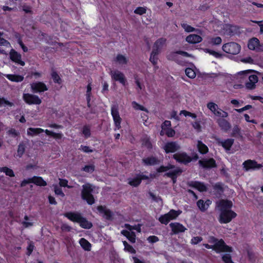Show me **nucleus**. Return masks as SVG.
I'll use <instances>...</instances> for the list:
<instances>
[{
    "label": "nucleus",
    "instance_id": "1",
    "mask_svg": "<svg viewBox=\"0 0 263 263\" xmlns=\"http://www.w3.org/2000/svg\"><path fill=\"white\" fill-rule=\"evenodd\" d=\"M233 203L228 200H220L216 203V208L220 212L218 218L220 223H227L235 218L237 214L231 210Z\"/></svg>",
    "mask_w": 263,
    "mask_h": 263
},
{
    "label": "nucleus",
    "instance_id": "13",
    "mask_svg": "<svg viewBox=\"0 0 263 263\" xmlns=\"http://www.w3.org/2000/svg\"><path fill=\"white\" fill-rule=\"evenodd\" d=\"M9 57L10 60L18 64H20L21 66H24L25 63V62L22 60V56L21 54L16 51L14 49H12L9 53Z\"/></svg>",
    "mask_w": 263,
    "mask_h": 263
},
{
    "label": "nucleus",
    "instance_id": "34",
    "mask_svg": "<svg viewBox=\"0 0 263 263\" xmlns=\"http://www.w3.org/2000/svg\"><path fill=\"white\" fill-rule=\"evenodd\" d=\"M197 147L199 152L202 154H206L209 151L208 146L201 141H197Z\"/></svg>",
    "mask_w": 263,
    "mask_h": 263
},
{
    "label": "nucleus",
    "instance_id": "15",
    "mask_svg": "<svg viewBox=\"0 0 263 263\" xmlns=\"http://www.w3.org/2000/svg\"><path fill=\"white\" fill-rule=\"evenodd\" d=\"M174 158L178 162L184 164L188 163L192 161V158L185 153H179L173 155Z\"/></svg>",
    "mask_w": 263,
    "mask_h": 263
},
{
    "label": "nucleus",
    "instance_id": "58",
    "mask_svg": "<svg viewBox=\"0 0 263 263\" xmlns=\"http://www.w3.org/2000/svg\"><path fill=\"white\" fill-rule=\"evenodd\" d=\"M42 36L46 41V43L49 44H52L53 43L52 36L51 35H48L46 33H43Z\"/></svg>",
    "mask_w": 263,
    "mask_h": 263
},
{
    "label": "nucleus",
    "instance_id": "61",
    "mask_svg": "<svg viewBox=\"0 0 263 263\" xmlns=\"http://www.w3.org/2000/svg\"><path fill=\"white\" fill-rule=\"evenodd\" d=\"M240 134V128L238 126H234L233 130H232V135L233 136H236L237 135H239Z\"/></svg>",
    "mask_w": 263,
    "mask_h": 263
},
{
    "label": "nucleus",
    "instance_id": "27",
    "mask_svg": "<svg viewBox=\"0 0 263 263\" xmlns=\"http://www.w3.org/2000/svg\"><path fill=\"white\" fill-rule=\"evenodd\" d=\"M202 37L197 34H190L186 37V41L190 44H196L202 41Z\"/></svg>",
    "mask_w": 263,
    "mask_h": 263
},
{
    "label": "nucleus",
    "instance_id": "60",
    "mask_svg": "<svg viewBox=\"0 0 263 263\" xmlns=\"http://www.w3.org/2000/svg\"><path fill=\"white\" fill-rule=\"evenodd\" d=\"M147 240L149 242L153 243L157 242L159 240V239L157 236L152 235L149 236Z\"/></svg>",
    "mask_w": 263,
    "mask_h": 263
},
{
    "label": "nucleus",
    "instance_id": "29",
    "mask_svg": "<svg viewBox=\"0 0 263 263\" xmlns=\"http://www.w3.org/2000/svg\"><path fill=\"white\" fill-rule=\"evenodd\" d=\"M32 183L40 186H45L47 185V182L43 179L42 177L34 176L31 178Z\"/></svg>",
    "mask_w": 263,
    "mask_h": 263
},
{
    "label": "nucleus",
    "instance_id": "26",
    "mask_svg": "<svg viewBox=\"0 0 263 263\" xmlns=\"http://www.w3.org/2000/svg\"><path fill=\"white\" fill-rule=\"evenodd\" d=\"M217 122L221 129L225 132L229 130L231 127L230 123L224 119H219Z\"/></svg>",
    "mask_w": 263,
    "mask_h": 263
},
{
    "label": "nucleus",
    "instance_id": "33",
    "mask_svg": "<svg viewBox=\"0 0 263 263\" xmlns=\"http://www.w3.org/2000/svg\"><path fill=\"white\" fill-rule=\"evenodd\" d=\"M79 243L81 247L86 251H89L91 250V243L86 239L82 238L79 240Z\"/></svg>",
    "mask_w": 263,
    "mask_h": 263
},
{
    "label": "nucleus",
    "instance_id": "49",
    "mask_svg": "<svg viewBox=\"0 0 263 263\" xmlns=\"http://www.w3.org/2000/svg\"><path fill=\"white\" fill-rule=\"evenodd\" d=\"M146 12V8L145 7H138L135 10L134 13L140 15H143Z\"/></svg>",
    "mask_w": 263,
    "mask_h": 263
},
{
    "label": "nucleus",
    "instance_id": "32",
    "mask_svg": "<svg viewBox=\"0 0 263 263\" xmlns=\"http://www.w3.org/2000/svg\"><path fill=\"white\" fill-rule=\"evenodd\" d=\"M78 223L80 224V226L83 229H90L92 227V223L83 216H82Z\"/></svg>",
    "mask_w": 263,
    "mask_h": 263
},
{
    "label": "nucleus",
    "instance_id": "64",
    "mask_svg": "<svg viewBox=\"0 0 263 263\" xmlns=\"http://www.w3.org/2000/svg\"><path fill=\"white\" fill-rule=\"evenodd\" d=\"M59 184L62 187H70V186H68V181L65 179H60Z\"/></svg>",
    "mask_w": 263,
    "mask_h": 263
},
{
    "label": "nucleus",
    "instance_id": "63",
    "mask_svg": "<svg viewBox=\"0 0 263 263\" xmlns=\"http://www.w3.org/2000/svg\"><path fill=\"white\" fill-rule=\"evenodd\" d=\"M205 52L207 53H209L210 54L213 55L216 58H219L220 57V54L214 51L211 50L209 49H205L204 50Z\"/></svg>",
    "mask_w": 263,
    "mask_h": 263
},
{
    "label": "nucleus",
    "instance_id": "4",
    "mask_svg": "<svg viewBox=\"0 0 263 263\" xmlns=\"http://www.w3.org/2000/svg\"><path fill=\"white\" fill-rule=\"evenodd\" d=\"M164 44V39L160 38L157 40L154 45L153 50L151 53L149 61L154 66L157 64L158 60V55L160 53L162 46Z\"/></svg>",
    "mask_w": 263,
    "mask_h": 263
},
{
    "label": "nucleus",
    "instance_id": "36",
    "mask_svg": "<svg viewBox=\"0 0 263 263\" xmlns=\"http://www.w3.org/2000/svg\"><path fill=\"white\" fill-rule=\"evenodd\" d=\"M26 148V146L24 142H21L18 145L17 150V156H18L19 158H21L25 153Z\"/></svg>",
    "mask_w": 263,
    "mask_h": 263
},
{
    "label": "nucleus",
    "instance_id": "40",
    "mask_svg": "<svg viewBox=\"0 0 263 263\" xmlns=\"http://www.w3.org/2000/svg\"><path fill=\"white\" fill-rule=\"evenodd\" d=\"M181 25L182 27L184 29V30L187 32L196 31L197 33H201V31L200 30L196 29L195 28L191 27L186 23H181Z\"/></svg>",
    "mask_w": 263,
    "mask_h": 263
},
{
    "label": "nucleus",
    "instance_id": "50",
    "mask_svg": "<svg viewBox=\"0 0 263 263\" xmlns=\"http://www.w3.org/2000/svg\"><path fill=\"white\" fill-rule=\"evenodd\" d=\"M186 75L190 78L193 79L196 77L194 70L190 68H187L185 70Z\"/></svg>",
    "mask_w": 263,
    "mask_h": 263
},
{
    "label": "nucleus",
    "instance_id": "31",
    "mask_svg": "<svg viewBox=\"0 0 263 263\" xmlns=\"http://www.w3.org/2000/svg\"><path fill=\"white\" fill-rule=\"evenodd\" d=\"M171 123L170 121L165 120V135L168 137H173L175 135V131L171 127Z\"/></svg>",
    "mask_w": 263,
    "mask_h": 263
},
{
    "label": "nucleus",
    "instance_id": "59",
    "mask_svg": "<svg viewBox=\"0 0 263 263\" xmlns=\"http://www.w3.org/2000/svg\"><path fill=\"white\" fill-rule=\"evenodd\" d=\"M34 248V246L31 243H30L28 246V247L27 248V252L26 253V254L28 256H30L31 254V253H32V252L33 251Z\"/></svg>",
    "mask_w": 263,
    "mask_h": 263
},
{
    "label": "nucleus",
    "instance_id": "25",
    "mask_svg": "<svg viewBox=\"0 0 263 263\" xmlns=\"http://www.w3.org/2000/svg\"><path fill=\"white\" fill-rule=\"evenodd\" d=\"M142 163L146 166H152L158 164L159 161L155 157L151 156L144 158L142 160Z\"/></svg>",
    "mask_w": 263,
    "mask_h": 263
},
{
    "label": "nucleus",
    "instance_id": "30",
    "mask_svg": "<svg viewBox=\"0 0 263 263\" xmlns=\"http://www.w3.org/2000/svg\"><path fill=\"white\" fill-rule=\"evenodd\" d=\"M211 204V201L210 200H207L204 202L203 200L200 199L197 202L198 207L202 212L206 211Z\"/></svg>",
    "mask_w": 263,
    "mask_h": 263
},
{
    "label": "nucleus",
    "instance_id": "62",
    "mask_svg": "<svg viewBox=\"0 0 263 263\" xmlns=\"http://www.w3.org/2000/svg\"><path fill=\"white\" fill-rule=\"evenodd\" d=\"M54 193L56 195H60L62 197L65 196L64 193L60 187H55L54 189Z\"/></svg>",
    "mask_w": 263,
    "mask_h": 263
},
{
    "label": "nucleus",
    "instance_id": "42",
    "mask_svg": "<svg viewBox=\"0 0 263 263\" xmlns=\"http://www.w3.org/2000/svg\"><path fill=\"white\" fill-rule=\"evenodd\" d=\"M132 104L133 107L135 110H140L144 111H145V112H147V113L148 112V110H147V108H146L143 106L139 104V103H138L136 101H133L132 103Z\"/></svg>",
    "mask_w": 263,
    "mask_h": 263
},
{
    "label": "nucleus",
    "instance_id": "38",
    "mask_svg": "<svg viewBox=\"0 0 263 263\" xmlns=\"http://www.w3.org/2000/svg\"><path fill=\"white\" fill-rule=\"evenodd\" d=\"M115 61L118 63L119 64L125 65L128 63V59L124 55L121 54H118L116 56Z\"/></svg>",
    "mask_w": 263,
    "mask_h": 263
},
{
    "label": "nucleus",
    "instance_id": "47",
    "mask_svg": "<svg viewBox=\"0 0 263 263\" xmlns=\"http://www.w3.org/2000/svg\"><path fill=\"white\" fill-rule=\"evenodd\" d=\"M124 246V250L133 254L136 253V250L132 246L129 245L126 241L123 242Z\"/></svg>",
    "mask_w": 263,
    "mask_h": 263
},
{
    "label": "nucleus",
    "instance_id": "44",
    "mask_svg": "<svg viewBox=\"0 0 263 263\" xmlns=\"http://www.w3.org/2000/svg\"><path fill=\"white\" fill-rule=\"evenodd\" d=\"M95 170V166L94 164L86 165L81 168V171L88 173H92Z\"/></svg>",
    "mask_w": 263,
    "mask_h": 263
},
{
    "label": "nucleus",
    "instance_id": "56",
    "mask_svg": "<svg viewBox=\"0 0 263 263\" xmlns=\"http://www.w3.org/2000/svg\"><path fill=\"white\" fill-rule=\"evenodd\" d=\"M202 240V238L199 236L193 237L191 240V243L192 245H197Z\"/></svg>",
    "mask_w": 263,
    "mask_h": 263
},
{
    "label": "nucleus",
    "instance_id": "7",
    "mask_svg": "<svg viewBox=\"0 0 263 263\" xmlns=\"http://www.w3.org/2000/svg\"><path fill=\"white\" fill-rule=\"evenodd\" d=\"M24 101L28 105H40L42 103L41 99L38 96L29 93H25L23 95Z\"/></svg>",
    "mask_w": 263,
    "mask_h": 263
},
{
    "label": "nucleus",
    "instance_id": "18",
    "mask_svg": "<svg viewBox=\"0 0 263 263\" xmlns=\"http://www.w3.org/2000/svg\"><path fill=\"white\" fill-rule=\"evenodd\" d=\"M242 165L246 171L250 170L259 169L262 166L261 164H258L256 161L251 160L245 161Z\"/></svg>",
    "mask_w": 263,
    "mask_h": 263
},
{
    "label": "nucleus",
    "instance_id": "46",
    "mask_svg": "<svg viewBox=\"0 0 263 263\" xmlns=\"http://www.w3.org/2000/svg\"><path fill=\"white\" fill-rule=\"evenodd\" d=\"M142 145L143 146L146 147L148 149H151L152 148V144L150 141V140L148 138L146 137L142 140Z\"/></svg>",
    "mask_w": 263,
    "mask_h": 263
},
{
    "label": "nucleus",
    "instance_id": "39",
    "mask_svg": "<svg viewBox=\"0 0 263 263\" xmlns=\"http://www.w3.org/2000/svg\"><path fill=\"white\" fill-rule=\"evenodd\" d=\"M192 186L200 192H204L206 190V186L201 182L195 181L192 183Z\"/></svg>",
    "mask_w": 263,
    "mask_h": 263
},
{
    "label": "nucleus",
    "instance_id": "14",
    "mask_svg": "<svg viewBox=\"0 0 263 263\" xmlns=\"http://www.w3.org/2000/svg\"><path fill=\"white\" fill-rule=\"evenodd\" d=\"M31 88L34 93H40L48 90L46 85L42 82L33 83L31 85Z\"/></svg>",
    "mask_w": 263,
    "mask_h": 263
},
{
    "label": "nucleus",
    "instance_id": "9",
    "mask_svg": "<svg viewBox=\"0 0 263 263\" xmlns=\"http://www.w3.org/2000/svg\"><path fill=\"white\" fill-rule=\"evenodd\" d=\"M111 115L112 117L116 128L119 129L121 128L122 119L120 116L118 105H112L111 107Z\"/></svg>",
    "mask_w": 263,
    "mask_h": 263
},
{
    "label": "nucleus",
    "instance_id": "53",
    "mask_svg": "<svg viewBox=\"0 0 263 263\" xmlns=\"http://www.w3.org/2000/svg\"><path fill=\"white\" fill-rule=\"evenodd\" d=\"M4 104L8 105L10 107H12L14 105V104L12 102L7 100L4 98H0V106H2Z\"/></svg>",
    "mask_w": 263,
    "mask_h": 263
},
{
    "label": "nucleus",
    "instance_id": "55",
    "mask_svg": "<svg viewBox=\"0 0 263 263\" xmlns=\"http://www.w3.org/2000/svg\"><path fill=\"white\" fill-rule=\"evenodd\" d=\"M7 133L9 135H11L13 137H16L20 136V132L16 130L14 128H11L8 132Z\"/></svg>",
    "mask_w": 263,
    "mask_h": 263
},
{
    "label": "nucleus",
    "instance_id": "2",
    "mask_svg": "<svg viewBox=\"0 0 263 263\" xmlns=\"http://www.w3.org/2000/svg\"><path fill=\"white\" fill-rule=\"evenodd\" d=\"M43 132H45L47 135L52 137L56 140L61 139L63 137L62 133H56L48 129L44 130L41 128L29 127L27 130V135L32 137L37 135Z\"/></svg>",
    "mask_w": 263,
    "mask_h": 263
},
{
    "label": "nucleus",
    "instance_id": "12",
    "mask_svg": "<svg viewBox=\"0 0 263 263\" xmlns=\"http://www.w3.org/2000/svg\"><path fill=\"white\" fill-rule=\"evenodd\" d=\"M149 177L147 175L143 174V173H140L136 175V176L133 178L128 179V184L134 187H137L139 186L142 180H148Z\"/></svg>",
    "mask_w": 263,
    "mask_h": 263
},
{
    "label": "nucleus",
    "instance_id": "5",
    "mask_svg": "<svg viewBox=\"0 0 263 263\" xmlns=\"http://www.w3.org/2000/svg\"><path fill=\"white\" fill-rule=\"evenodd\" d=\"M165 176L170 177L173 183L176 182L177 177L181 173V171L180 168L173 165L165 166Z\"/></svg>",
    "mask_w": 263,
    "mask_h": 263
},
{
    "label": "nucleus",
    "instance_id": "52",
    "mask_svg": "<svg viewBox=\"0 0 263 263\" xmlns=\"http://www.w3.org/2000/svg\"><path fill=\"white\" fill-rule=\"evenodd\" d=\"M250 72V70H249L241 71L237 73V77L238 78L240 77V78H242V79H245V78H246L248 77V74Z\"/></svg>",
    "mask_w": 263,
    "mask_h": 263
},
{
    "label": "nucleus",
    "instance_id": "43",
    "mask_svg": "<svg viewBox=\"0 0 263 263\" xmlns=\"http://www.w3.org/2000/svg\"><path fill=\"white\" fill-rule=\"evenodd\" d=\"M82 134L84 135L86 139L90 137L91 135L90 127L89 125H85L82 128Z\"/></svg>",
    "mask_w": 263,
    "mask_h": 263
},
{
    "label": "nucleus",
    "instance_id": "22",
    "mask_svg": "<svg viewBox=\"0 0 263 263\" xmlns=\"http://www.w3.org/2000/svg\"><path fill=\"white\" fill-rule=\"evenodd\" d=\"M216 141L219 145L222 146L227 151H229L234 143V140L233 139H227L224 140L219 138L216 139Z\"/></svg>",
    "mask_w": 263,
    "mask_h": 263
},
{
    "label": "nucleus",
    "instance_id": "51",
    "mask_svg": "<svg viewBox=\"0 0 263 263\" xmlns=\"http://www.w3.org/2000/svg\"><path fill=\"white\" fill-rule=\"evenodd\" d=\"M222 259L225 263H234V262L232 260L231 256L230 254H226L223 255Z\"/></svg>",
    "mask_w": 263,
    "mask_h": 263
},
{
    "label": "nucleus",
    "instance_id": "16",
    "mask_svg": "<svg viewBox=\"0 0 263 263\" xmlns=\"http://www.w3.org/2000/svg\"><path fill=\"white\" fill-rule=\"evenodd\" d=\"M97 210L100 214H103V217L106 220H110L112 219V212L105 206L99 205L97 207Z\"/></svg>",
    "mask_w": 263,
    "mask_h": 263
},
{
    "label": "nucleus",
    "instance_id": "19",
    "mask_svg": "<svg viewBox=\"0 0 263 263\" xmlns=\"http://www.w3.org/2000/svg\"><path fill=\"white\" fill-rule=\"evenodd\" d=\"M170 227L173 234H176L179 233L184 232L186 230V228L182 224L179 222H172L170 224Z\"/></svg>",
    "mask_w": 263,
    "mask_h": 263
},
{
    "label": "nucleus",
    "instance_id": "23",
    "mask_svg": "<svg viewBox=\"0 0 263 263\" xmlns=\"http://www.w3.org/2000/svg\"><path fill=\"white\" fill-rule=\"evenodd\" d=\"M249 81L246 83V87L248 89H253L258 82V77L255 74L250 75L248 77Z\"/></svg>",
    "mask_w": 263,
    "mask_h": 263
},
{
    "label": "nucleus",
    "instance_id": "48",
    "mask_svg": "<svg viewBox=\"0 0 263 263\" xmlns=\"http://www.w3.org/2000/svg\"><path fill=\"white\" fill-rule=\"evenodd\" d=\"M214 115L218 117L224 118L228 116V113L219 108Z\"/></svg>",
    "mask_w": 263,
    "mask_h": 263
},
{
    "label": "nucleus",
    "instance_id": "35",
    "mask_svg": "<svg viewBox=\"0 0 263 263\" xmlns=\"http://www.w3.org/2000/svg\"><path fill=\"white\" fill-rule=\"evenodd\" d=\"M122 234H123L132 242L134 243L136 241V235L134 232H130L127 230H123Z\"/></svg>",
    "mask_w": 263,
    "mask_h": 263
},
{
    "label": "nucleus",
    "instance_id": "10",
    "mask_svg": "<svg viewBox=\"0 0 263 263\" xmlns=\"http://www.w3.org/2000/svg\"><path fill=\"white\" fill-rule=\"evenodd\" d=\"M248 47L249 49L252 50L263 51V44H260L259 40L256 37H253L249 40Z\"/></svg>",
    "mask_w": 263,
    "mask_h": 263
},
{
    "label": "nucleus",
    "instance_id": "3",
    "mask_svg": "<svg viewBox=\"0 0 263 263\" xmlns=\"http://www.w3.org/2000/svg\"><path fill=\"white\" fill-rule=\"evenodd\" d=\"M93 188L92 185L89 183L82 185L81 191V198L89 205H92L95 202V199L92 195Z\"/></svg>",
    "mask_w": 263,
    "mask_h": 263
},
{
    "label": "nucleus",
    "instance_id": "28",
    "mask_svg": "<svg viewBox=\"0 0 263 263\" xmlns=\"http://www.w3.org/2000/svg\"><path fill=\"white\" fill-rule=\"evenodd\" d=\"M5 77L9 81L14 82H21L24 80V77L20 74H7Z\"/></svg>",
    "mask_w": 263,
    "mask_h": 263
},
{
    "label": "nucleus",
    "instance_id": "11",
    "mask_svg": "<svg viewBox=\"0 0 263 263\" xmlns=\"http://www.w3.org/2000/svg\"><path fill=\"white\" fill-rule=\"evenodd\" d=\"M112 80L119 82L122 85L125 86L126 83V79L124 74L119 70L111 71L110 73Z\"/></svg>",
    "mask_w": 263,
    "mask_h": 263
},
{
    "label": "nucleus",
    "instance_id": "41",
    "mask_svg": "<svg viewBox=\"0 0 263 263\" xmlns=\"http://www.w3.org/2000/svg\"><path fill=\"white\" fill-rule=\"evenodd\" d=\"M0 172L5 173L6 176L10 177H13L15 176L13 171L7 166L0 167Z\"/></svg>",
    "mask_w": 263,
    "mask_h": 263
},
{
    "label": "nucleus",
    "instance_id": "21",
    "mask_svg": "<svg viewBox=\"0 0 263 263\" xmlns=\"http://www.w3.org/2000/svg\"><path fill=\"white\" fill-rule=\"evenodd\" d=\"M64 216L67 218L70 221L73 222L79 223L80 220L82 215L81 213L78 212H68L65 213Z\"/></svg>",
    "mask_w": 263,
    "mask_h": 263
},
{
    "label": "nucleus",
    "instance_id": "20",
    "mask_svg": "<svg viewBox=\"0 0 263 263\" xmlns=\"http://www.w3.org/2000/svg\"><path fill=\"white\" fill-rule=\"evenodd\" d=\"M180 148V145L178 142L172 141L165 143V153H175Z\"/></svg>",
    "mask_w": 263,
    "mask_h": 263
},
{
    "label": "nucleus",
    "instance_id": "6",
    "mask_svg": "<svg viewBox=\"0 0 263 263\" xmlns=\"http://www.w3.org/2000/svg\"><path fill=\"white\" fill-rule=\"evenodd\" d=\"M241 47L237 43L231 42L225 44L222 46V50L226 53L237 54L240 51Z\"/></svg>",
    "mask_w": 263,
    "mask_h": 263
},
{
    "label": "nucleus",
    "instance_id": "24",
    "mask_svg": "<svg viewBox=\"0 0 263 263\" xmlns=\"http://www.w3.org/2000/svg\"><path fill=\"white\" fill-rule=\"evenodd\" d=\"M182 213L180 210H171L168 213L165 214V224L170 220L177 218Z\"/></svg>",
    "mask_w": 263,
    "mask_h": 263
},
{
    "label": "nucleus",
    "instance_id": "54",
    "mask_svg": "<svg viewBox=\"0 0 263 263\" xmlns=\"http://www.w3.org/2000/svg\"><path fill=\"white\" fill-rule=\"evenodd\" d=\"M221 39L219 36L213 37L211 39V43L214 45H219L221 43Z\"/></svg>",
    "mask_w": 263,
    "mask_h": 263
},
{
    "label": "nucleus",
    "instance_id": "57",
    "mask_svg": "<svg viewBox=\"0 0 263 263\" xmlns=\"http://www.w3.org/2000/svg\"><path fill=\"white\" fill-rule=\"evenodd\" d=\"M79 149L86 153H92L93 152V149L90 148L89 146L83 145L80 146Z\"/></svg>",
    "mask_w": 263,
    "mask_h": 263
},
{
    "label": "nucleus",
    "instance_id": "45",
    "mask_svg": "<svg viewBox=\"0 0 263 263\" xmlns=\"http://www.w3.org/2000/svg\"><path fill=\"white\" fill-rule=\"evenodd\" d=\"M207 107L212 112L214 115H215L219 108L218 105L213 102H210L208 103Z\"/></svg>",
    "mask_w": 263,
    "mask_h": 263
},
{
    "label": "nucleus",
    "instance_id": "17",
    "mask_svg": "<svg viewBox=\"0 0 263 263\" xmlns=\"http://www.w3.org/2000/svg\"><path fill=\"white\" fill-rule=\"evenodd\" d=\"M199 163L203 168H211L216 167L215 160L213 158H205L199 161Z\"/></svg>",
    "mask_w": 263,
    "mask_h": 263
},
{
    "label": "nucleus",
    "instance_id": "8",
    "mask_svg": "<svg viewBox=\"0 0 263 263\" xmlns=\"http://www.w3.org/2000/svg\"><path fill=\"white\" fill-rule=\"evenodd\" d=\"M213 250L217 253L232 252V248L227 246L222 239L218 240L215 245H213Z\"/></svg>",
    "mask_w": 263,
    "mask_h": 263
},
{
    "label": "nucleus",
    "instance_id": "37",
    "mask_svg": "<svg viewBox=\"0 0 263 263\" xmlns=\"http://www.w3.org/2000/svg\"><path fill=\"white\" fill-rule=\"evenodd\" d=\"M51 76L54 83H57L59 85L62 84V80L61 79L58 72L53 69H52Z\"/></svg>",
    "mask_w": 263,
    "mask_h": 263
}]
</instances>
